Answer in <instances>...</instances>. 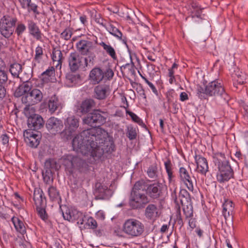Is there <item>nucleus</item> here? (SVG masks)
Masks as SVG:
<instances>
[{"label":"nucleus","instance_id":"obj_41","mask_svg":"<svg viewBox=\"0 0 248 248\" xmlns=\"http://www.w3.org/2000/svg\"><path fill=\"white\" fill-rule=\"evenodd\" d=\"M148 176L152 179H155L157 176V168L156 166H151L147 170Z\"/></svg>","mask_w":248,"mask_h":248},{"label":"nucleus","instance_id":"obj_45","mask_svg":"<svg viewBox=\"0 0 248 248\" xmlns=\"http://www.w3.org/2000/svg\"><path fill=\"white\" fill-rule=\"evenodd\" d=\"M104 78L106 79L107 80H110L114 76V72L111 69H110V68H108L104 72Z\"/></svg>","mask_w":248,"mask_h":248},{"label":"nucleus","instance_id":"obj_29","mask_svg":"<svg viewBox=\"0 0 248 248\" xmlns=\"http://www.w3.org/2000/svg\"><path fill=\"white\" fill-rule=\"evenodd\" d=\"M60 106L58 98L55 95L51 97L48 103L49 111L52 113L54 112Z\"/></svg>","mask_w":248,"mask_h":248},{"label":"nucleus","instance_id":"obj_44","mask_svg":"<svg viewBox=\"0 0 248 248\" xmlns=\"http://www.w3.org/2000/svg\"><path fill=\"white\" fill-rule=\"evenodd\" d=\"M26 27L25 25L22 23H19L16 29L15 32L18 36H21L23 32L26 30Z\"/></svg>","mask_w":248,"mask_h":248},{"label":"nucleus","instance_id":"obj_21","mask_svg":"<svg viewBox=\"0 0 248 248\" xmlns=\"http://www.w3.org/2000/svg\"><path fill=\"white\" fill-rule=\"evenodd\" d=\"M179 173L181 180L183 181L190 191L193 190V181L190 176L188 172L184 167H181L179 169Z\"/></svg>","mask_w":248,"mask_h":248},{"label":"nucleus","instance_id":"obj_22","mask_svg":"<svg viewBox=\"0 0 248 248\" xmlns=\"http://www.w3.org/2000/svg\"><path fill=\"white\" fill-rule=\"evenodd\" d=\"M195 159L197 164V171L202 174H205L208 171V165L206 159L200 155H196Z\"/></svg>","mask_w":248,"mask_h":248},{"label":"nucleus","instance_id":"obj_19","mask_svg":"<svg viewBox=\"0 0 248 248\" xmlns=\"http://www.w3.org/2000/svg\"><path fill=\"white\" fill-rule=\"evenodd\" d=\"M77 48L80 55H87L93 48L92 42L85 40H80L77 44Z\"/></svg>","mask_w":248,"mask_h":248},{"label":"nucleus","instance_id":"obj_34","mask_svg":"<svg viewBox=\"0 0 248 248\" xmlns=\"http://www.w3.org/2000/svg\"><path fill=\"white\" fill-rule=\"evenodd\" d=\"M13 222L17 231L23 234L26 232V228L23 222L18 218H13Z\"/></svg>","mask_w":248,"mask_h":248},{"label":"nucleus","instance_id":"obj_27","mask_svg":"<svg viewBox=\"0 0 248 248\" xmlns=\"http://www.w3.org/2000/svg\"><path fill=\"white\" fill-rule=\"evenodd\" d=\"M59 165L57 163L55 160L53 159H47L45 162L44 170H51L53 172L55 170L58 169Z\"/></svg>","mask_w":248,"mask_h":248},{"label":"nucleus","instance_id":"obj_25","mask_svg":"<svg viewBox=\"0 0 248 248\" xmlns=\"http://www.w3.org/2000/svg\"><path fill=\"white\" fill-rule=\"evenodd\" d=\"M233 210V202L229 200H225L223 204L222 213L225 219L232 214Z\"/></svg>","mask_w":248,"mask_h":248},{"label":"nucleus","instance_id":"obj_36","mask_svg":"<svg viewBox=\"0 0 248 248\" xmlns=\"http://www.w3.org/2000/svg\"><path fill=\"white\" fill-rule=\"evenodd\" d=\"M138 129L132 125L127 127V136L130 140H135L137 138Z\"/></svg>","mask_w":248,"mask_h":248},{"label":"nucleus","instance_id":"obj_28","mask_svg":"<svg viewBox=\"0 0 248 248\" xmlns=\"http://www.w3.org/2000/svg\"><path fill=\"white\" fill-rule=\"evenodd\" d=\"M52 60L54 62H56V67L59 65L61 66L62 60V54L61 51L57 48H54L52 51Z\"/></svg>","mask_w":248,"mask_h":248},{"label":"nucleus","instance_id":"obj_63","mask_svg":"<svg viewBox=\"0 0 248 248\" xmlns=\"http://www.w3.org/2000/svg\"><path fill=\"white\" fill-rule=\"evenodd\" d=\"M167 174H168V179H169L170 183V184H173L174 182L173 181L172 179L174 177V176H173V175L172 174V171L170 172H169V173H167Z\"/></svg>","mask_w":248,"mask_h":248},{"label":"nucleus","instance_id":"obj_26","mask_svg":"<svg viewBox=\"0 0 248 248\" xmlns=\"http://www.w3.org/2000/svg\"><path fill=\"white\" fill-rule=\"evenodd\" d=\"M48 195L52 201H55L59 202L61 201V196L56 188L53 186H50L48 188Z\"/></svg>","mask_w":248,"mask_h":248},{"label":"nucleus","instance_id":"obj_58","mask_svg":"<svg viewBox=\"0 0 248 248\" xmlns=\"http://www.w3.org/2000/svg\"><path fill=\"white\" fill-rule=\"evenodd\" d=\"M6 94V90L3 85H0V100L3 98Z\"/></svg>","mask_w":248,"mask_h":248},{"label":"nucleus","instance_id":"obj_55","mask_svg":"<svg viewBox=\"0 0 248 248\" xmlns=\"http://www.w3.org/2000/svg\"><path fill=\"white\" fill-rule=\"evenodd\" d=\"M165 169L167 171V173H169L172 172L171 170V163L170 160H168L167 161L164 163Z\"/></svg>","mask_w":248,"mask_h":248},{"label":"nucleus","instance_id":"obj_18","mask_svg":"<svg viewBox=\"0 0 248 248\" xmlns=\"http://www.w3.org/2000/svg\"><path fill=\"white\" fill-rule=\"evenodd\" d=\"M109 92V87L106 85H99L94 89V97L98 100L105 99Z\"/></svg>","mask_w":248,"mask_h":248},{"label":"nucleus","instance_id":"obj_24","mask_svg":"<svg viewBox=\"0 0 248 248\" xmlns=\"http://www.w3.org/2000/svg\"><path fill=\"white\" fill-rule=\"evenodd\" d=\"M30 33L37 40H40L42 38V33L38 27L32 21H29L28 24Z\"/></svg>","mask_w":248,"mask_h":248},{"label":"nucleus","instance_id":"obj_14","mask_svg":"<svg viewBox=\"0 0 248 248\" xmlns=\"http://www.w3.org/2000/svg\"><path fill=\"white\" fill-rule=\"evenodd\" d=\"M62 215L65 219L69 221L73 222L75 220H78V223L80 224L84 223V219L82 213L76 209L70 210L67 209L65 213L62 212Z\"/></svg>","mask_w":248,"mask_h":248},{"label":"nucleus","instance_id":"obj_48","mask_svg":"<svg viewBox=\"0 0 248 248\" xmlns=\"http://www.w3.org/2000/svg\"><path fill=\"white\" fill-rule=\"evenodd\" d=\"M233 80L236 82L237 84L242 85L245 82V78L244 76H242L240 74H236L233 76Z\"/></svg>","mask_w":248,"mask_h":248},{"label":"nucleus","instance_id":"obj_52","mask_svg":"<svg viewBox=\"0 0 248 248\" xmlns=\"http://www.w3.org/2000/svg\"><path fill=\"white\" fill-rule=\"evenodd\" d=\"M67 122L68 124H78L79 123V120L75 116H72L67 118Z\"/></svg>","mask_w":248,"mask_h":248},{"label":"nucleus","instance_id":"obj_43","mask_svg":"<svg viewBox=\"0 0 248 248\" xmlns=\"http://www.w3.org/2000/svg\"><path fill=\"white\" fill-rule=\"evenodd\" d=\"M43 54V51L42 47L38 46L35 49V55L34 58V60L39 62L42 58Z\"/></svg>","mask_w":248,"mask_h":248},{"label":"nucleus","instance_id":"obj_51","mask_svg":"<svg viewBox=\"0 0 248 248\" xmlns=\"http://www.w3.org/2000/svg\"><path fill=\"white\" fill-rule=\"evenodd\" d=\"M176 94L173 90H171L167 92L166 94L167 98L169 103L173 102Z\"/></svg>","mask_w":248,"mask_h":248},{"label":"nucleus","instance_id":"obj_49","mask_svg":"<svg viewBox=\"0 0 248 248\" xmlns=\"http://www.w3.org/2000/svg\"><path fill=\"white\" fill-rule=\"evenodd\" d=\"M241 105L244 108L243 116L246 121L248 123V105L244 101H241Z\"/></svg>","mask_w":248,"mask_h":248},{"label":"nucleus","instance_id":"obj_8","mask_svg":"<svg viewBox=\"0 0 248 248\" xmlns=\"http://www.w3.org/2000/svg\"><path fill=\"white\" fill-rule=\"evenodd\" d=\"M202 91H200L209 96L221 97L225 101L229 100L228 94L225 92L224 88L220 83L216 81L210 82L205 86L204 89L201 88Z\"/></svg>","mask_w":248,"mask_h":248},{"label":"nucleus","instance_id":"obj_64","mask_svg":"<svg viewBox=\"0 0 248 248\" xmlns=\"http://www.w3.org/2000/svg\"><path fill=\"white\" fill-rule=\"evenodd\" d=\"M17 109L13 110L10 115V118L14 119L16 118L17 117Z\"/></svg>","mask_w":248,"mask_h":248},{"label":"nucleus","instance_id":"obj_17","mask_svg":"<svg viewBox=\"0 0 248 248\" xmlns=\"http://www.w3.org/2000/svg\"><path fill=\"white\" fill-rule=\"evenodd\" d=\"M96 105L94 100L87 98L81 102L78 108V111L82 114L89 112Z\"/></svg>","mask_w":248,"mask_h":248},{"label":"nucleus","instance_id":"obj_9","mask_svg":"<svg viewBox=\"0 0 248 248\" xmlns=\"http://www.w3.org/2000/svg\"><path fill=\"white\" fill-rule=\"evenodd\" d=\"M33 200L36 206L38 214L43 220H46L47 218L45 209L46 206V199L43 191L40 188L34 189Z\"/></svg>","mask_w":248,"mask_h":248},{"label":"nucleus","instance_id":"obj_39","mask_svg":"<svg viewBox=\"0 0 248 248\" xmlns=\"http://www.w3.org/2000/svg\"><path fill=\"white\" fill-rule=\"evenodd\" d=\"M53 173L51 170H44L42 171L43 180L46 184H49L51 182H53Z\"/></svg>","mask_w":248,"mask_h":248},{"label":"nucleus","instance_id":"obj_46","mask_svg":"<svg viewBox=\"0 0 248 248\" xmlns=\"http://www.w3.org/2000/svg\"><path fill=\"white\" fill-rule=\"evenodd\" d=\"M171 103L172 104L169 106L170 111L174 114L177 113L179 109L180 105L177 102Z\"/></svg>","mask_w":248,"mask_h":248},{"label":"nucleus","instance_id":"obj_50","mask_svg":"<svg viewBox=\"0 0 248 248\" xmlns=\"http://www.w3.org/2000/svg\"><path fill=\"white\" fill-rule=\"evenodd\" d=\"M241 105L244 108L243 116L246 121L248 123V105L244 101H241Z\"/></svg>","mask_w":248,"mask_h":248},{"label":"nucleus","instance_id":"obj_59","mask_svg":"<svg viewBox=\"0 0 248 248\" xmlns=\"http://www.w3.org/2000/svg\"><path fill=\"white\" fill-rule=\"evenodd\" d=\"M180 100L182 101H184L188 99V95L185 92H182L181 93L180 95Z\"/></svg>","mask_w":248,"mask_h":248},{"label":"nucleus","instance_id":"obj_60","mask_svg":"<svg viewBox=\"0 0 248 248\" xmlns=\"http://www.w3.org/2000/svg\"><path fill=\"white\" fill-rule=\"evenodd\" d=\"M1 138L3 144H6L8 143L9 137L6 135H2Z\"/></svg>","mask_w":248,"mask_h":248},{"label":"nucleus","instance_id":"obj_53","mask_svg":"<svg viewBox=\"0 0 248 248\" xmlns=\"http://www.w3.org/2000/svg\"><path fill=\"white\" fill-rule=\"evenodd\" d=\"M127 113L130 115L134 122L137 123H140V119L135 113L130 111L127 112Z\"/></svg>","mask_w":248,"mask_h":248},{"label":"nucleus","instance_id":"obj_15","mask_svg":"<svg viewBox=\"0 0 248 248\" xmlns=\"http://www.w3.org/2000/svg\"><path fill=\"white\" fill-rule=\"evenodd\" d=\"M95 193L99 199H108L112 196L113 190L101 183H96Z\"/></svg>","mask_w":248,"mask_h":248},{"label":"nucleus","instance_id":"obj_13","mask_svg":"<svg viewBox=\"0 0 248 248\" xmlns=\"http://www.w3.org/2000/svg\"><path fill=\"white\" fill-rule=\"evenodd\" d=\"M24 113L27 118V124H44L45 121L42 117L34 113L33 108L25 107Z\"/></svg>","mask_w":248,"mask_h":248},{"label":"nucleus","instance_id":"obj_35","mask_svg":"<svg viewBox=\"0 0 248 248\" xmlns=\"http://www.w3.org/2000/svg\"><path fill=\"white\" fill-rule=\"evenodd\" d=\"M73 168L79 170L86 166V162L81 158L73 155Z\"/></svg>","mask_w":248,"mask_h":248},{"label":"nucleus","instance_id":"obj_3","mask_svg":"<svg viewBox=\"0 0 248 248\" xmlns=\"http://www.w3.org/2000/svg\"><path fill=\"white\" fill-rule=\"evenodd\" d=\"M172 198L174 199L177 208L176 222L182 227L183 221L181 215L180 205L182 206L183 211L186 217L190 218L193 216V206L189 193L185 189L180 191L178 197L176 194V188L171 194Z\"/></svg>","mask_w":248,"mask_h":248},{"label":"nucleus","instance_id":"obj_23","mask_svg":"<svg viewBox=\"0 0 248 248\" xmlns=\"http://www.w3.org/2000/svg\"><path fill=\"white\" fill-rule=\"evenodd\" d=\"M145 216L148 219L155 220L159 217L157 206L154 204H149L145 209Z\"/></svg>","mask_w":248,"mask_h":248},{"label":"nucleus","instance_id":"obj_33","mask_svg":"<svg viewBox=\"0 0 248 248\" xmlns=\"http://www.w3.org/2000/svg\"><path fill=\"white\" fill-rule=\"evenodd\" d=\"M9 71L15 77L18 78L20 73L22 71V66L18 63L11 64Z\"/></svg>","mask_w":248,"mask_h":248},{"label":"nucleus","instance_id":"obj_42","mask_svg":"<svg viewBox=\"0 0 248 248\" xmlns=\"http://www.w3.org/2000/svg\"><path fill=\"white\" fill-rule=\"evenodd\" d=\"M54 72V68L53 67L49 68L42 74V76L43 77L42 80L43 81L47 80L49 77H51L53 75Z\"/></svg>","mask_w":248,"mask_h":248},{"label":"nucleus","instance_id":"obj_10","mask_svg":"<svg viewBox=\"0 0 248 248\" xmlns=\"http://www.w3.org/2000/svg\"><path fill=\"white\" fill-rule=\"evenodd\" d=\"M17 19L9 16H4L0 21V32L1 34L6 38H9L13 34L14 27Z\"/></svg>","mask_w":248,"mask_h":248},{"label":"nucleus","instance_id":"obj_6","mask_svg":"<svg viewBox=\"0 0 248 248\" xmlns=\"http://www.w3.org/2000/svg\"><path fill=\"white\" fill-rule=\"evenodd\" d=\"M123 231L132 237L140 236L144 231V226L140 220L131 218L126 219L123 226Z\"/></svg>","mask_w":248,"mask_h":248},{"label":"nucleus","instance_id":"obj_1","mask_svg":"<svg viewBox=\"0 0 248 248\" xmlns=\"http://www.w3.org/2000/svg\"><path fill=\"white\" fill-rule=\"evenodd\" d=\"M74 150L84 156L99 158L104 153H112L115 146L108 133L99 126L83 131L72 140Z\"/></svg>","mask_w":248,"mask_h":248},{"label":"nucleus","instance_id":"obj_2","mask_svg":"<svg viewBox=\"0 0 248 248\" xmlns=\"http://www.w3.org/2000/svg\"><path fill=\"white\" fill-rule=\"evenodd\" d=\"M32 88V83L30 81L24 82L16 89L15 96L16 97L22 96V103L25 107H31L40 103L43 99V94L39 89Z\"/></svg>","mask_w":248,"mask_h":248},{"label":"nucleus","instance_id":"obj_20","mask_svg":"<svg viewBox=\"0 0 248 248\" xmlns=\"http://www.w3.org/2000/svg\"><path fill=\"white\" fill-rule=\"evenodd\" d=\"M104 78V71L99 67H95L90 71L89 78L94 84L100 83Z\"/></svg>","mask_w":248,"mask_h":248},{"label":"nucleus","instance_id":"obj_30","mask_svg":"<svg viewBox=\"0 0 248 248\" xmlns=\"http://www.w3.org/2000/svg\"><path fill=\"white\" fill-rule=\"evenodd\" d=\"M108 31L119 39H122V33L113 23H109L106 27Z\"/></svg>","mask_w":248,"mask_h":248},{"label":"nucleus","instance_id":"obj_11","mask_svg":"<svg viewBox=\"0 0 248 248\" xmlns=\"http://www.w3.org/2000/svg\"><path fill=\"white\" fill-rule=\"evenodd\" d=\"M108 114L99 109H95L92 113H89L86 117L83 119L84 124H91L100 123L105 124L107 122Z\"/></svg>","mask_w":248,"mask_h":248},{"label":"nucleus","instance_id":"obj_62","mask_svg":"<svg viewBox=\"0 0 248 248\" xmlns=\"http://www.w3.org/2000/svg\"><path fill=\"white\" fill-rule=\"evenodd\" d=\"M148 85L149 86V87L151 88L153 92L154 93H155V94H157L158 93V92H157V91L156 90V89L155 88V86L151 82H150Z\"/></svg>","mask_w":248,"mask_h":248},{"label":"nucleus","instance_id":"obj_38","mask_svg":"<svg viewBox=\"0 0 248 248\" xmlns=\"http://www.w3.org/2000/svg\"><path fill=\"white\" fill-rule=\"evenodd\" d=\"M73 155H68L63 158V164L66 167V169L71 170L73 168Z\"/></svg>","mask_w":248,"mask_h":248},{"label":"nucleus","instance_id":"obj_40","mask_svg":"<svg viewBox=\"0 0 248 248\" xmlns=\"http://www.w3.org/2000/svg\"><path fill=\"white\" fill-rule=\"evenodd\" d=\"M72 33V29L68 27L61 33V37L65 40H68L71 37Z\"/></svg>","mask_w":248,"mask_h":248},{"label":"nucleus","instance_id":"obj_54","mask_svg":"<svg viewBox=\"0 0 248 248\" xmlns=\"http://www.w3.org/2000/svg\"><path fill=\"white\" fill-rule=\"evenodd\" d=\"M47 123V124H60L62 122L57 118L53 117L49 119Z\"/></svg>","mask_w":248,"mask_h":248},{"label":"nucleus","instance_id":"obj_56","mask_svg":"<svg viewBox=\"0 0 248 248\" xmlns=\"http://www.w3.org/2000/svg\"><path fill=\"white\" fill-rule=\"evenodd\" d=\"M23 8H25L30 6L31 0H18Z\"/></svg>","mask_w":248,"mask_h":248},{"label":"nucleus","instance_id":"obj_5","mask_svg":"<svg viewBox=\"0 0 248 248\" xmlns=\"http://www.w3.org/2000/svg\"><path fill=\"white\" fill-rule=\"evenodd\" d=\"M214 162L218 169V172L217 175V178L218 182L223 183L228 181L232 177L233 170L224 154H217L214 158Z\"/></svg>","mask_w":248,"mask_h":248},{"label":"nucleus","instance_id":"obj_7","mask_svg":"<svg viewBox=\"0 0 248 248\" xmlns=\"http://www.w3.org/2000/svg\"><path fill=\"white\" fill-rule=\"evenodd\" d=\"M68 62L70 69L72 72H76L78 69L85 71L89 65L88 59L77 52L71 53L70 54Z\"/></svg>","mask_w":248,"mask_h":248},{"label":"nucleus","instance_id":"obj_61","mask_svg":"<svg viewBox=\"0 0 248 248\" xmlns=\"http://www.w3.org/2000/svg\"><path fill=\"white\" fill-rule=\"evenodd\" d=\"M194 14V15L192 16V17H193L194 16H196L198 17H200L201 16V14L202 13V10L201 9H197V10H195L194 11L192 12L193 14Z\"/></svg>","mask_w":248,"mask_h":248},{"label":"nucleus","instance_id":"obj_31","mask_svg":"<svg viewBox=\"0 0 248 248\" xmlns=\"http://www.w3.org/2000/svg\"><path fill=\"white\" fill-rule=\"evenodd\" d=\"M99 45L102 46L106 52L109 55L113 60L117 59V56L114 49L109 45L102 42Z\"/></svg>","mask_w":248,"mask_h":248},{"label":"nucleus","instance_id":"obj_32","mask_svg":"<svg viewBox=\"0 0 248 248\" xmlns=\"http://www.w3.org/2000/svg\"><path fill=\"white\" fill-rule=\"evenodd\" d=\"M77 128V125H66L65 129L61 133L62 136L68 139Z\"/></svg>","mask_w":248,"mask_h":248},{"label":"nucleus","instance_id":"obj_57","mask_svg":"<svg viewBox=\"0 0 248 248\" xmlns=\"http://www.w3.org/2000/svg\"><path fill=\"white\" fill-rule=\"evenodd\" d=\"M89 55L88 56V57L87 58H85L88 59V62L89 64V66H90L91 63H92V64L93 65V62L94 61V59H95V56L93 54H90V53H89Z\"/></svg>","mask_w":248,"mask_h":248},{"label":"nucleus","instance_id":"obj_37","mask_svg":"<svg viewBox=\"0 0 248 248\" xmlns=\"http://www.w3.org/2000/svg\"><path fill=\"white\" fill-rule=\"evenodd\" d=\"M84 222L88 226L89 228L95 229L97 228V223L96 220L92 217H86L84 216Z\"/></svg>","mask_w":248,"mask_h":248},{"label":"nucleus","instance_id":"obj_16","mask_svg":"<svg viewBox=\"0 0 248 248\" xmlns=\"http://www.w3.org/2000/svg\"><path fill=\"white\" fill-rule=\"evenodd\" d=\"M162 188V185L160 183H155L149 186L147 184L145 191L151 198L156 199L161 195Z\"/></svg>","mask_w":248,"mask_h":248},{"label":"nucleus","instance_id":"obj_4","mask_svg":"<svg viewBox=\"0 0 248 248\" xmlns=\"http://www.w3.org/2000/svg\"><path fill=\"white\" fill-rule=\"evenodd\" d=\"M147 183L143 180L137 182L131 190L129 198V205L133 209L144 207L149 202L145 189Z\"/></svg>","mask_w":248,"mask_h":248},{"label":"nucleus","instance_id":"obj_47","mask_svg":"<svg viewBox=\"0 0 248 248\" xmlns=\"http://www.w3.org/2000/svg\"><path fill=\"white\" fill-rule=\"evenodd\" d=\"M8 80V77L6 72L4 70L0 71V85H4Z\"/></svg>","mask_w":248,"mask_h":248},{"label":"nucleus","instance_id":"obj_12","mask_svg":"<svg viewBox=\"0 0 248 248\" xmlns=\"http://www.w3.org/2000/svg\"><path fill=\"white\" fill-rule=\"evenodd\" d=\"M24 140L26 144L31 148H36L40 143L41 134L32 129H27L24 132Z\"/></svg>","mask_w":248,"mask_h":248}]
</instances>
